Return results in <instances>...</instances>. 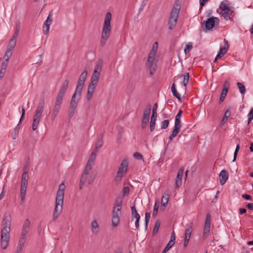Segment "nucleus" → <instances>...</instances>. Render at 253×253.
I'll use <instances>...</instances> for the list:
<instances>
[{"instance_id":"c9c22d12","label":"nucleus","mask_w":253,"mask_h":253,"mask_svg":"<svg viewBox=\"0 0 253 253\" xmlns=\"http://www.w3.org/2000/svg\"><path fill=\"white\" fill-rule=\"evenodd\" d=\"M12 55V51L10 50H8L7 49H6V51L3 56V59L4 61H6L7 62L9 61V58Z\"/></svg>"},{"instance_id":"20e7f679","label":"nucleus","mask_w":253,"mask_h":253,"mask_svg":"<svg viewBox=\"0 0 253 253\" xmlns=\"http://www.w3.org/2000/svg\"><path fill=\"white\" fill-rule=\"evenodd\" d=\"M65 187V186L64 183H61L59 186L55 199V207L53 214V220L56 219L62 211L63 209Z\"/></svg>"},{"instance_id":"e433bc0d","label":"nucleus","mask_w":253,"mask_h":253,"mask_svg":"<svg viewBox=\"0 0 253 253\" xmlns=\"http://www.w3.org/2000/svg\"><path fill=\"white\" fill-rule=\"evenodd\" d=\"M15 26H16L15 32L14 35L13 37H15V38H17L18 35H19V31H20V26H21V23L19 20L17 21Z\"/></svg>"},{"instance_id":"f8f14e48","label":"nucleus","mask_w":253,"mask_h":253,"mask_svg":"<svg viewBox=\"0 0 253 253\" xmlns=\"http://www.w3.org/2000/svg\"><path fill=\"white\" fill-rule=\"evenodd\" d=\"M121 214V210L113 208L112 211V224L114 227L118 226Z\"/></svg>"},{"instance_id":"338daca9","label":"nucleus","mask_w":253,"mask_h":253,"mask_svg":"<svg viewBox=\"0 0 253 253\" xmlns=\"http://www.w3.org/2000/svg\"><path fill=\"white\" fill-rule=\"evenodd\" d=\"M157 119V113L152 112V114L151 117V120L156 121Z\"/></svg>"},{"instance_id":"e2e57ef3","label":"nucleus","mask_w":253,"mask_h":253,"mask_svg":"<svg viewBox=\"0 0 253 253\" xmlns=\"http://www.w3.org/2000/svg\"><path fill=\"white\" fill-rule=\"evenodd\" d=\"M149 121V116H145L143 114L142 120L144 123H148Z\"/></svg>"},{"instance_id":"0eeeda50","label":"nucleus","mask_w":253,"mask_h":253,"mask_svg":"<svg viewBox=\"0 0 253 253\" xmlns=\"http://www.w3.org/2000/svg\"><path fill=\"white\" fill-rule=\"evenodd\" d=\"M157 50L156 49H152L146 63V68L149 70V73L152 75L157 69V64L155 62V56Z\"/></svg>"},{"instance_id":"4c0bfd02","label":"nucleus","mask_w":253,"mask_h":253,"mask_svg":"<svg viewBox=\"0 0 253 253\" xmlns=\"http://www.w3.org/2000/svg\"><path fill=\"white\" fill-rule=\"evenodd\" d=\"M192 232V226L190 225L189 227L186 229L185 232L184 239L190 240L191 234Z\"/></svg>"},{"instance_id":"09e8293b","label":"nucleus","mask_w":253,"mask_h":253,"mask_svg":"<svg viewBox=\"0 0 253 253\" xmlns=\"http://www.w3.org/2000/svg\"><path fill=\"white\" fill-rule=\"evenodd\" d=\"M76 110V109H75L69 107L68 111V116L69 118H71L74 115Z\"/></svg>"},{"instance_id":"8fccbe9b","label":"nucleus","mask_w":253,"mask_h":253,"mask_svg":"<svg viewBox=\"0 0 253 253\" xmlns=\"http://www.w3.org/2000/svg\"><path fill=\"white\" fill-rule=\"evenodd\" d=\"M132 215L134 218H138L140 215L138 213L135 208L133 206L131 207Z\"/></svg>"},{"instance_id":"1a4fd4ad","label":"nucleus","mask_w":253,"mask_h":253,"mask_svg":"<svg viewBox=\"0 0 253 253\" xmlns=\"http://www.w3.org/2000/svg\"><path fill=\"white\" fill-rule=\"evenodd\" d=\"M180 7H173L168 21L169 29L172 30L175 27L179 16Z\"/></svg>"},{"instance_id":"de8ad7c7","label":"nucleus","mask_w":253,"mask_h":253,"mask_svg":"<svg viewBox=\"0 0 253 253\" xmlns=\"http://www.w3.org/2000/svg\"><path fill=\"white\" fill-rule=\"evenodd\" d=\"M169 125V121L168 120H166L163 121L161 123V127L162 129H166Z\"/></svg>"},{"instance_id":"13d9d810","label":"nucleus","mask_w":253,"mask_h":253,"mask_svg":"<svg viewBox=\"0 0 253 253\" xmlns=\"http://www.w3.org/2000/svg\"><path fill=\"white\" fill-rule=\"evenodd\" d=\"M8 62L6 61H3L2 62L1 65V68L0 70H6L7 65H8Z\"/></svg>"},{"instance_id":"f3484780","label":"nucleus","mask_w":253,"mask_h":253,"mask_svg":"<svg viewBox=\"0 0 253 253\" xmlns=\"http://www.w3.org/2000/svg\"><path fill=\"white\" fill-rule=\"evenodd\" d=\"M181 126L180 119L175 118L174 126L172 133L169 136L170 141L172 140L179 132V130Z\"/></svg>"},{"instance_id":"f704fd0d","label":"nucleus","mask_w":253,"mask_h":253,"mask_svg":"<svg viewBox=\"0 0 253 253\" xmlns=\"http://www.w3.org/2000/svg\"><path fill=\"white\" fill-rule=\"evenodd\" d=\"M20 124L19 123L17 125V126L15 127L13 132L11 133V137L13 139H16L18 136L19 133V129L20 126Z\"/></svg>"},{"instance_id":"2eb2a0df","label":"nucleus","mask_w":253,"mask_h":253,"mask_svg":"<svg viewBox=\"0 0 253 253\" xmlns=\"http://www.w3.org/2000/svg\"><path fill=\"white\" fill-rule=\"evenodd\" d=\"M82 92L75 90L70 102L69 107L76 109Z\"/></svg>"},{"instance_id":"b1692460","label":"nucleus","mask_w":253,"mask_h":253,"mask_svg":"<svg viewBox=\"0 0 253 253\" xmlns=\"http://www.w3.org/2000/svg\"><path fill=\"white\" fill-rule=\"evenodd\" d=\"M29 175L27 171L23 172L22 175L21 186H27Z\"/></svg>"},{"instance_id":"72a5a7b5","label":"nucleus","mask_w":253,"mask_h":253,"mask_svg":"<svg viewBox=\"0 0 253 253\" xmlns=\"http://www.w3.org/2000/svg\"><path fill=\"white\" fill-rule=\"evenodd\" d=\"M25 243V242L19 240L15 253H21L24 246Z\"/></svg>"},{"instance_id":"9b49d317","label":"nucleus","mask_w":253,"mask_h":253,"mask_svg":"<svg viewBox=\"0 0 253 253\" xmlns=\"http://www.w3.org/2000/svg\"><path fill=\"white\" fill-rule=\"evenodd\" d=\"M128 165V161L127 159H125L122 161L117 172L116 180L120 181L122 179L127 170Z\"/></svg>"},{"instance_id":"412c9836","label":"nucleus","mask_w":253,"mask_h":253,"mask_svg":"<svg viewBox=\"0 0 253 253\" xmlns=\"http://www.w3.org/2000/svg\"><path fill=\"white\" fill-rule=\"evenodd\" d=\"M228 178V173L226 170H222L219 174L220 183L221 185H224Z\"/></svg>"},{"instance_id":"3c124183","label":"nucleus","mask_w":253,"mask_h":253,"mask_svg":"<svg viewBox=\"0 0 253 253\" xmlns=\"http://www.w3.org/2000/svg\"><path fill=\"white\" fill-rule=\"evenodd\" d=\"M248 116V124L249 125L251 122V121L253 120V108L251 109Z\"/></svg>"},{"instance_id":"a211bd4d","label":"nucleus","mask_w":253,"mask_h":253,"mask_svg":"<svg viewBox=\"0 0 253 253\" xmlns=\"http://www.w3.org/2000/svg\"><path fill=\"white\" fill-rule=\"evenodd\" d=\"M52 11H51L49 13L46 20L44 21V22L43 23V32L44 34H45V35H47L49 33L50 26L53 21V19L52 18Z\"/></svg>"},{"instance_id":"5fc2aeb1","label":"nucleus","mask_w":253,"mask_h":253,"mask_svg":"<svg viewBox=\"0 0 253 253\" xmlns=\"http://www.w3.org/2000/svg\"><path fill=\"white\" fill-rule=\"evenodd\" d=\"M151 106L149 105L147 106V108L144 110L143 114L145 116H149L151 112Z\"/></svg>"},{"instance_id":"4d7b16f0","label":"nucleus","mask_w":253,"mask_h":253,"mask_svg":"<svg viewBox=\"0 0 253 253\" xmlns=\"http://www.w3.org/2000/svg\"><path fill=\"white\" fill-rule=\"evenodd\" d=\"M173 246V245L168 243L162 253H166Z\"/></svg>"},{"instance_id":"79ce46f5","label":"nucleus","mask_w":253,"mask_h":253,"mask_svg":"<svg viewBox=\"0 0 253 253\" xmlns=\"http://www.w3.org/2000/svg\"><path fill=\"white\" fill-rule=\"evenodd\" d=\"M189 74L188 73H187L185 75L183 76V80L182 82V84L184 86H186L187 84L189 82Z\"/></svg>"},{"instance_id":"aec40b11","label":"nucleus","mask_w":253,"mask_h":253,"mask_svg":"<svg viewBox=\"0 0 253 253\" xmlns=\"http://www.w3.org/2000/svg\"><path fill=\"white\" fill-rule=\"evenodd\" d=\"M224 46L223 47H221L220 48V49L216 55V59H219L221 58L222 56H223L227 52L228 48H229V44L228 42L224 39Z\"/></svg>"},{"instance_id":"dca6fc26","label":"nucleus","mask_w":253,"mask_h":253,"mask_svg":"<svg viewBox=\"0 0 253 253\" xmlns=\"http://www.w3.org/2000/svg\"><path fill=\"white\" fill-rule=\"evenodd\" d=\"M103 135L102 134H100V137L97 140L95 144V149L91 153L89 158V159L93 158V162H94L98 151L103 145Z\"/></svg>"},{"instance_id":"bf43d9fd","label":"nucleus","mask_w":253,"mask_h":253,"mask_svg":"<svg viewBox=\"0 0 253 253\" xmlns=\"http://www.w3.org/2000/svg\"><path fill=\"white\" fill-rule=\"evenodd\" d=\"M172 93L174 96H175L176 98H177L179 101L180 100V99H181L180 95L178 93V92L176 91V90H175L174 91H172Z\"/></svg>"},{"instance_id":"f257e3e1","label":"nucleus","mask_w":253,"mask_h":253,"mask_svg":"<svg viewBox=\"0 0 253 253\" xmlns=\"http://www.w3.org/2000/svg\"><path fill=\"white\" fill-rule=\"evenodd\" d=\"M2 224L4 227L1 231L0 245L2 249L5 250L9 245L10 238L11 215L8 212L4 213Z\"/></svg>"},{"instance_id":"5701e85b","label":"nucleus","mask_w":253,"mask_h":253,"mask_svg":"<svg viewBox=\"0 0 253 253\" xmlns=\"http://www.w3.org/2000/svg\"><path fill=\"white\" fill-rule=\"evenodd\" d=\"M183 173V169H180L177 174V176L175 179V188H178L181 184V180L182 177Z\"/></svg>"},{"instance_id":"ddd939ff","label":"nucleus","mask_w":253,"mask_h":253,"mask_svg":"<svg viewBox=\"0 0 253 253\" xmlns=\"http://www.w3.org/2000/svg\"><path fill=\"white\" fill-rule=\"evenodd\" d=\"M30 225H31L30 221L29 220V219H27L25 221V222L23 225L22 233H21V236H20V237L19 240H20V241H23L25 242H26V238H27L26 235L30 231Z\"/></svg>"},{"instance_id":"58836bf2","label":"nucleus","mask_w":253,"mask_h":253,"mask_svg":"<svg viewBox=\"0 0 253 253\" xmlns=\"http://www.w3.org/2000/svg\"><path fill=\"white\" fill-rule=\"evenodd\" d=\"M210 228L211 227L205 226H204V232L203 235V238H204V239H206L208 237L210 231Z\"/></svg>"},{"instance_id":"0e129e2a","label":"nucleus","mask_w":253,"mask_h":253,"mask_svg":"<svg viewBox=\"0 0 253 253\" xmlns=\"http://www.w3.org/2000/svg\"><path fill=\"white\" fill-rule=\"evenodd\" d=\"M21 111H22V115H21V118L20 119L19 124H21V121L24 119V118L25 116V111L23 106L22 107Z\"/></svg>"},{"instance_id":"864d4df0","label":"nucleus","mask_w":253,"mask_h":253,"mask_svg":"<svg viewBox=\"0 0 253 253\" xmlns=\"http://www.w3.org/2000/svg\"><path fill=\"white\" fill-rule=\"evenodd\" d=\"M133 157L136 159L143 160V156L139 152H135L133 154Z\"/></svg>"},{"instance_id":"9d476101","label":"nucleus","mask_w":253,"mask_h":253,"mask_svg":"<svg viewBox=\"0 0 253 253\" xmlns=\"http://www.w3.org/2000/svg\"><path fill=\"white\" fill-rule=\"evenodd\" d=\"M230 11L231 9L227 0L221 2L219 9H217V12L226 20L230 17Z\"/></svg>"},{"instance_id":"052dcab7","label":"nucleus","mask_w":253,"mask_h":253,"mask_svg":"<svg viewBox=\"0 0 253 253\" xmlns=\"http://www.w3.org/2000/svg\"><path fill=\"white\" fill-rule=\"evenodd\" d=\"M226 95L227 94H223L222 93H221L220 95L219 100V103H222L224 101L225 98L226 96Z\"/></svg>"},{"instance_id":"6ab92c4d","label":"nucleus","mask_w":253,"mask_h":253,"mask_svg":"<svg viewBox=\"0 0 253 253\" xmlns=\"http://www.w3.org/2000/svg\"><path fill=\"white\" fill-rule=\"evenodd\" d=\"M219 20L217 17H211L207 19L205 22V28L207 30L211 29L215 23H218Z\"/></svg>"},{"instance_id":"ea45409f","label":"nucleus","mask_w":253,"mask_h":253,"mask_svg":"<svg viewBox=\"0 0 253 253\" xmlns=\"http://www.w3.org/2000/svg\"><path fill=\"white\" fill-rule=\"evenodd\" d=\"M238 87L239 89L240 92L242 94H244L246 92V88L243 84L240 82H238L237 84Z\"/></svg>"},{"instance_id":"37998d69","label":"nucleus","mask_w":253,"mask_h":253,"mask_svg":"<svg viewBox=\"0 0 253 253\" xmlns=\"http://www.w3.org/2000/svg\"><path fill=\"white\" fill-rule=\"evenodd\" d=\"M145 226L146 229L147 228L148 223L150 218V213L149 212H146L145 215Z\"/></svg>"},{"instance_id":"69168bd1","label":"nucleus","mask_w":253,"mask_h":253,"mask_svg":"<svg viewBox=\"0 0 253 253\" xmlns=\"http://www.w3.org/2000/svg\"><path fill=\"white\" fill-rule=\"evenodd\" d=\"M242 197L243 198H244L247 200L252 201V198L251 196L246 194H243L242 195Z\"/></svg>"},{"instance_id":"a878e982","label":"nucleus","mask_w":253,"mask_h":253,"mask_svg":"<svg viewBox=\"0 0 253 253\" xmlns=\"http://www.w3.org/2000/svg\"><path fill=\"white\" fill-rule=\"evenodd\" d=\"M17 39L15 37H13L9 41L6 49L13 51L16 44Z\"/></svg>"},{"instance_id":"6e6d98bb","label":"nucleus","mask_w":253,"mask_h":253,"mask_svg":"<svg viewBox=\"0 0 253 253\" xmlns=\"http://www.w3.org/2000/svg\"><path fill=\"white\" fill-rule=\"evenodd\" d=\"M156 121H153V120H151V121H150V128L151 131H153L155 128Z\"/></svg>"},{"instance_id":"a19ab883","label":"nucleus","mask_w":253,"mask_h":253,"mask_svg":"<svg viewBox=\"0 0 253 253\" xmlns=\"http://www.w3.org/2000/svg\"><path fill=\"white\" fill-rule=\"evenodd\" d=\"M192 43L188 42V44H186L185 48H184V52L185 54H188L190 50L192 49Z\"/></svg>"},{"instance_id":"39448f33","label":"nucleus","mask_w":253,"mask_h":253,"mask_svg":"<svg viewBox=\"0 0 253 253\" xmlns=\"http://www.w3.org/2000/svg\"><path fill=\"white\" fill-rule=\"evenodd\" d=\"M112 14L110 12H107L103 23V29L101 34V40L100 44L104 46L106 43L107 40L108 39L111 31V20Z\"/></svg>"},{"instance_id":"c03bdc74","label":"nucleus","mask_w":253,"mask_h":253,"mask_svg":"<svg viewBox=\"0 0 253 253\" xmlns=\"http://www.w3.org/2000/svg\"><path fill=\"white\" fill-rule=\"evenodd\" d=\"M160 225H161L160 221L159 220H157L155 223V226L153 229V234H155L158 232L159 228L160 226Z\"/></svg>"},{"instance_id":"393cba45","label":"nucleus","mask_w":253,"mask_h":253,"mask_svg":"<svg viewBox=\"0 0 253 253\" xmlns=\"http://www.w3.org/2000/svg\"><path fill=\"white\" fill-rule=\"evenodd\" d=\"M103 61L101 58L99 59L95 66L93 72L96 71V73L100 74L103 65Z\"/></svg>"},{"instance_id":"c756f323","label":"nucleus","mask_w":253,"mask_h":253,"mask_svg":"<svg viewBox=\"0 0 253 253\" xmlns=\"http://www.w3.org/2000/svg\"><path fill=\"white\" fill-rule=\"evenodd\" d=\"M99 231V225L96 220H94L91 222V231L92 233H98Z\"/></svg>"},{"instance_id":"cd10ccee","label":"nucleus","mask_w":253,"mask_h":253,"mask_svg":"<svg viewBox=\"0 0 253 253\" xmlns=\"http://www.w3.org/2000/svg\"><path fill=\"white\" fill-rule=\"evenodd\" d=\"M27 186H21L20 187V198L21 200L23 202L25 200Z\"/></svg>"},{"instance_id":"c85d7f7f","label":"nucleus","mask_w":253,"mask_h":253,"mask_svg":"<svg viewBox=\"0 0 253 253\" xmlns=\"http://www.w3.org/2000/svg\"><path fill=\"white\" fill-rule=\"evenodd\" d=\"M169 194H164L162 196L161 200V205L164 207H166L168 205L169 200Z\"/></svg>"},{"instance_id":"7ed1b4c3","label":"nucleus","mask_w":253,"mask_h":253,"mask_svg":"<svg viewBox=\"0 0 253 253\" xmlns=\"http://www.w3.org/2000/svg\"><path fill=\"white\" fill-rule=\"evenodd\" d=\"M95 162H93V158L88 159L84 169L81 175L79 184L80 189H82L83 185L86 182H87L89 185L93 183L95 175L90 174V172Z\"/></svg>"},{"instance_id":"7c9ffc66","label":"nucleus","mask_w":253,"mask_h":253,"mask_svg":"<svg viewBox=\"0 0 253 253\" xmlns=\"http://www.w3.org/2000/svg\"><path fill=\"white\" fill-rule=\"evenodd\" d=\"M122 199L121 198H118L116 199L115 201V203L114 206L113 208L119 209V210H122Z\"/></svg>"},{"instance_id":"49530a36","label":"nucleus","mask_w":253,"mask_h":253,"mask_svg":"<svg viewBox=\"0 0 253 253\" xmlns=\"http://www.w3.org/2000/svg\"><path fill=\"white\" fill-rule=\"evenodd\" d=\"M211 216L210 213H208L206 216V221L205 223V226H209L211 227Z\"/></svg>"},{"instance_id":"4be33fe9","label":"nucleus","mask_w":253,"mask_h":253,"mask_svg":"<svg viewBox=\"0 0 253 253\" xmlns=\"http://www.w3.org/2000/svg\"><path fill=\"white\" fill-rule=\"evenodd\" d=\"M97 84L90 83L88 86L87 93L86 95V99L88 101H89L94 93L95 87Z\"/></svg>"},{"instance_id":"f03ea898","label":"nucleus","mask_w":253,"mask_h":253,"mask_svg":"<svg viewBox=\"0 0 253 253\" xmlns=\"http://www.w3.org/2000/svg\"><path fill=\"white\" fill-rule=\"evenodd\" d=\"M68 84L69 80H65L60 88L59 91L55 99V104L54 105L52 113L51 116L52 121H54L58 115L61 108L63 97L67 89Z\"/></svg>"},{"instance_id":"2f4dec72","label":"nucleus","mask_w":253,"mask_h":253,"mask_svg":"<svg viewBox=\"0 0 253 253\" xmlns=\"http://www.w3.org/2000/svg\"><path fill=\"white\" fill-rule=\"evenodd\" d=\"M230 86V83L228 80L224 82L221 93L227 94Z\"/></svg>"},{"instance_id":"a18cd8bd","label":"nucleus","mask_w":253,"mask_h":253,"mask_svg":"<svg viewBox=\"0 0 253 253\" xmlns=\"http://www.w3.org/2000/svg\"><path fill=\"white\" fill-rule=\"evenodd\" d=\"M159 208V203H155L154 207V209H153V214H152L154 217H156L157 216Z\"/></svg>"},{"instance_id":"473e14b6","label":"nucleus","mask_w":253,"mask_h":253,"mask_svg":"<svg viewBox=\"0 0 253 253\" xmlns=\"http://www.w3.org/2000/svg\"><path fill=\"white\" fill-rule=\"evenodd\" d=\"M231 112L229 110H227L224 115L221 121V125H223L227 121L228 118L230 116Z\"/></svg>"},{"instance_id":"6e6552de","label":"nucleus","mask_w":253,"mask_h":253,"mask_svg":"<svg viewBox=\"0 0 253 253\" xmlns=\"http://www.w3.org/2000/svg\"><path fill=\"white\" fill-rule=\"evenodd\" d=\"M180 7H173L168 21L169 29L172 30L175 27L179 16Z\"/></svg>"},{"instance_id":"603ef678","label":"nucleus","mask_w":253,"mask_h":253,"mask_svg":"<svg viewBox=\"0 0 253 253\" xmlns=\"http://www.w3.org/2000/svg\"><path fill=\"white\" fill-rule=\"evenodd\" d=\"M175 235L174 232H172V233L171 234L170 236V239L169 241V243H170V244H172L174 245L175 244Z\"/></svg>"},{"instance_id":"680f3d73","label":"nucleus","mask_w":253,"mask_h":253,"mask_svg":"<svg viewBox=\"0 0 253 253\" xmlns=\"http://www.w3.org/2000/svg\"><path fill=\"white\" fill-rule=\"evenodd\" d=\"M226 95L227 94H223L222 93H221L220 95L219 100V103H222L224 101L225 98L226 96Z\"/></svg>"},{"instance_id":"4468645a","label":"nucleus","mask_w":253,"mask_h":253,"mask_svg":"<svg viewBox=\"0 0 253 253\" xmlns=\"http://www.w3.org/2000/svg\"><path fill=\"white\" fill-rule=\"evenodd\" d=\"M87 75V71L84 70L81 74L79 80L77 83L76 90L82 92V89L86 80Z\"/></svg>"},{"instance_id":"423d86ee","label":"nucleus","mask_w":253,"mask_h":253,"mask_svg":"<svg viewBox=\"0 0 253 253\" xmlns=\"http://www.w3.org/2000/svg\"><path fill=\"white\" fill-rule=\"evenodd\" d=\"M44 98H42L39 103L38 107L36 110L35 114L33 117L34 119L32 124V129L33 130H36L38 127V125L44 110Z\"/></svg>"},{"instance_id":"774afa93","label":"nucleus","mask_w":253,"mask_h":253,"mask_svg":"<svg viewBox=\"0 0 253 253\" xmlns=\"http://www.w3.org/2000/svg\"><path fill=\"white\" fill-rule=\"evenodd\" d=\"M246 207L250 210H253V203H249L246 205Z\"/></svg>"},{"instance_id":"bb28decb","label":"nucleus","mask_w":253,"mask_h":253,"mask_svg":"<svg viewBox=\"0 0 253 253\" xmlns=\"http://www.w3.org/2000/svg\"><path fill=\"white\" fill-rule=\"evenodd\" d=\"M99 73H96V71L93 72L91 77V81L90 83L97 84L99 78Z\"/></svg>"}]
</instances>
